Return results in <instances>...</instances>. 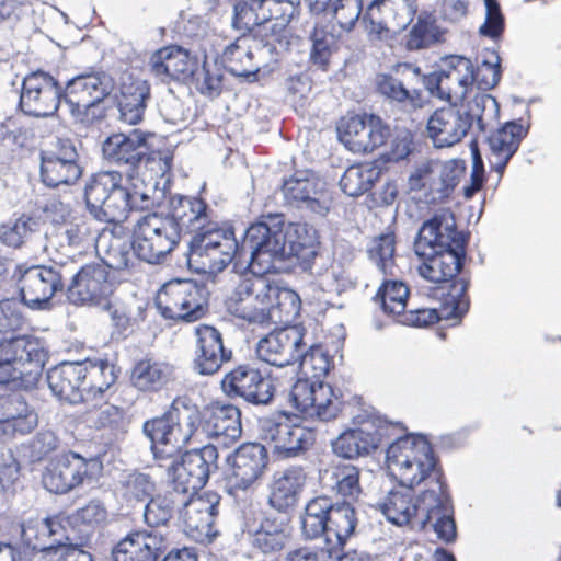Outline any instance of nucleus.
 I'll use <instances>...</instances> for the list:
<instances>
[{
  "instance_id": "39",
  "label": "nucleus",
  "mask_w": 561,
  "mask_h": 561,
  "mask_svg": "<svg viewBox=\"0 0 561 561\" xmlns=\"http://www.w3.org/2000/svg\"><path fill=\"white\" fill-rule=\"evenodd\" d=\"M268 0L239 1L233 5L232 26L245 35L261 34L271 31L268 37L273 43L278 41L276 28L280 25L272 19L270 9L265 8Z\"/></svg>"
},
{
  "instance_id": "24",
  "label": "nucleus",
  "mask_w": 561,
  "mask_h": 561,
  "mask_svg": "<svg viewBox=\"0 0 561 561\" xmlns=\"http://www.w3.org/2000/svg\"><path fill=\"white\" fill-rule=\"evenodd\" d=\"M261 436L272 444L282 457L293 458L308 450L314 443V436L308 428L293 424L289 416L282 412L260 421Z\"/></svg>"
},
{
  "instance_id": "46",
  "label": "nucleus",
  "mask_w": 561,
  "mask_h": 561,
  "mask_svg": "<svg viewBox=\"0 0 561 561\" xmlns=\"http://www.w3.org/2000/svg\"><path fill=\"white\" fill-rule=\"evenodd\" d=\"M244 533L249 535L252 547L264 554L282 551L289 541L286 525L271 517L262 519L259 526L247 525Z\"/></svg>"
},
{
  "instance_id": "2",
  "label": "nucleus",
  "mask_w": 561,
  "mask_h": 561,
  "mask_svg": "<svg viewBox=\"0 0 561 561\" xmlns=\"http://www.w3.org/2000/svg\"><path fill=\"white\" fill-rule=\"evenodd\" d=\"M131 187L122 185L118 171H103L90 176L84 185L89 213L99 221L122 222L130 210H150L161 205L164 191L160 182L137 174L127 176Z\"/></svg>"
},
{
  "instance_id": "64",
  "label": "nucleus",
  "mask_w": 561,
  "mask_h": 561,
  "mask_svg": "<svg viewBox=\"0 0 561 561\" xmlns=\"http://www.w3.org/2000/svg\"><path fill=\"white\" fill-rule=\"evenodd\" d=\"M501 57L495 50L486 49L481 64L474 70V83L482 91L496 87L501 80Z\"/></svg>"
},
{
  "instance_id": "34",
  "label": "nucleus",
  "mask_w": 561,
  "mask_h": 561,
  "mask_svg": "<svg viewBox=\"0 0 561 561\" xmlns=\"http://www.w3.org/2000/svg\"><path fill=\"white\" fill-rule=\"evenodd\" d=\"M193 369L202 376H211L232 357V351L224 346L222 335L215 327L199 324L195 328Z\"/></svg>"
},
{
  "instance_id": "18",
  "label": "nucleus",
  "mask_w": 561,
  "mask_h": 561,
  "mask_svg": "<svg viewBox=\"0 0 561 561\" xmlns=\"http://www.w3.org/2000/svg\"><path fill=\"white\" fill-rule=\"evenodd\" d=\"M218 451L213 445L186 451L181 460L176 457L160 463L165 467L172 488L181 494H195L208 481L210 472L217 469Z\"/></svg>"
},
{
  "instance_id": "42",
  "label": "nucleus",
  "mask_w": 561,
  "mask_h": 561,
  "mask_svg": "<svg viewBox=\"0 0 561 561\" xmlns=\"http://www.w3.org/2000/svg\"><path fill=\"white\" fill-rule=\"evenodd\" d=\"M203 430L208 437L228 445L241 435V413L233 404H214L204 421Z\"/></svg>"
},
{
  "instance_id": "31",
  "label": "nucleus",
  "mask_w": 561,
  "mask_h": 561,
  "mask_svg": "<svg viewBox=\"0 0 561 561\" xmlns=\"http://www.w3.org/2000/svg\"><path fill=\"white\" fill-rule=\"evenodd\" d=\"M304 337L305 329L299 325L274 330L257 342V357L276 367L293 365L299 359Z\"/></svg>"
},
{
  "instance_id": "47",
  "label": "nucleus",
  "mask_w": 561,
  "mask_h": 561,
  "mask_svg": "<svg viewBox=\"0 0 561 561\" xmlns=\"http://www.w3.org/2000/svg\"><path fill=\"white\" fill-rule=\"evenodd\" d=\"M88 542V534L78 539L70 534L64 536L57 535L49 545L35 543V549L43 550L44 558H50L51 561H94L92 554L83 550L82 547Z\"/></svg>"
},
{
  "instance_id": "49",
  "label": "nucleus",
  "mask_w": 561,
  "mask_h": 561,
  "mask_svg": "<svg viewBox=\"0 0 561 561\" xmlns=\"http://www.w3.org/2000/svg\"><path fill=\"white\" fill-rule=\"evenodd\" d=\"M183 501V494L179 493L174 488H171L163 494L152 495L144 508L145 523L150 527L165 526L172 519L175 512L180 513Z\"/></svg>"
},
{
  "instance_id": "28",
  "label": "nucleus",
  "mask_w": 561,
  "mask_h": 561,
  "mask_svg": "<svg viewBox=\"0 0 561 561\" xmlns=\"http://www.w3.org/2000/svg\"><path fill=\"white\" fill-rule=\"evenodd\" d=\"M222 391L230 398H241L254 405L268 404L274 397L273 381L249 365H239L225 375Z\"/></svg>"
},
{
  "instance_id": "62",
  "label": "nucleus",
  "mask_w": 561,
  "mask_h": 561,
  "mask_svg": "<svg viewBox=\"0 0 561 561\" xmlns=\"http://www.w3.org/2000/svg\"><path fill=\"white\" fill-rule=\"evenodd\" d=\"M366 115L344 117L336 128L340 141L354 153H360V145L365 138Z\"/></svg>"
},
{
  "instance_id": "53",
  "label": "nucleus",
  "mask_w": 561,
  "mask_h": 561,
  "mask_svg": "<svg viewBox=\"0 0 561 561\" xmlns=\"http://www.w3.org/2000/svg\"><path fill=\"white\" fill-rule=\"evenodd\" d=\"M409 294V288L404 283L385 280L377 291L375 300L380 304L385 313L399 320L407 309Z\"/></svg>"
},
{
  "instance_id": "7",
  "label": "nucleus",
  "mask_w": 561,
  "mask_h": 561,
  "mask_svg": "<svg viewBox=\"0 0 561 561\" xmlns=\"http://www.w3.org/2000/svg\"><path fill=\"white\" fill-rule=\"evenodd\" d=\"M386 462L390 474L409 489L430 481L437 493L447 495L443 473L433 448L424 436L398 437L387 448Z\"/></svg>"
},
{
  "instance_id": "27",
  "label": "nucleus",
  "mask_w": 561,
  "mask_h": 561,
  "mask_svg": "<svg viewBox=\"0 0 561 561\" xmlns=\"http://www.w3.org/2000/svg\"><path fill=\"white\" fill-rule=\"evenodd\" d=\"M82 172L79 153L70 139H58L54 150L41 153V180L47 187L72 185Z\"/></svg>"
},
{
  "instance_id": "43",
  "label": "nucleus",
  "mask_w": 561,
  "mask_h": 561,
  "mask_svg": "<svg viewBox=\"0 0 561 561\" xmlns=\"http://www.w3.org/2000/svg\"><path fill=\"white\" fill-rule=\"evenodd\" d=\"M150 98L151 90L147 80L129 78V81H124L117 104L121 122L128 125L139 124L144 119Z\"/></svg>"
},
{
  "instance_id": "29",
  "label": "nucleus",
  "mask_w": 561,
  "mask_h": 561,
  "mask_svg": "<svg viewBox=\"0 0 561 561\" xmlns=\"http://www.w3.org/2000/svg\"><path fill=\"white\" fill-rule=\"evenodd\" d=\"M282 190L288 204L305 207L319 216H325L330 209L331 196L325 183L309 170L296 172L284 182Z\"/></svg>"
},
{
  "instance_id": "3",
  "label": "nucleus",
  "mask_w": 561,
  "mask_h": 561,
  "mask_svg": "<svg viewBox=\"0 0 561 561\" xmlns=\"http://www.w3.org/2000/svg\"><path fill=\"white\" fill-rule=\"evenodd\" d=\"M466 244L451 213L436 214L424 221L414 241V252L423 259L420 275L433 283L453 280L462 268Z\"/></svg>"
},
{
  "instance_id": "38",
  "label": "nucleus",
  "mask_w": 561,
  "mask_h": 561,
  "mask_svg": "<svg viewBox=\"0 0 561 561\" xmlns=\"http://www.w3.org/2000/svg\"><path fill=\"white\" fill-rule=\"evenodd\" d=\"M150 72L161 82L184 80L194 75L196 58L180 46H168L154 51L148 62Z\"/></svg>"
},
{
  "instance_id": "58",
  "label": "nucleus",
  "mask_w": 561,
  "mask_h": 561,
  "mask_svg": "<svg viewBox=\"0 0 561 561\" xmlns=\"http://www.w3.org/2000/svg\"><path fill=\"white\" fill-rule=\"evenodd\" d=\"M440 39L434 14L423 11L409 32L405 46L409 50H417Z\"/></svg>"
},
{
  "instance_id": "8",
  "label": "nucleus",
  "mask_w": 561,
  "mask_h": 561,
  "mask_svg": "<svg viewBox=\"0 0 561 561\" xmlns=\"http://www.w3.org/2000/svg\"><path fill=\"white\" fill-rule=\"evenodd\" d=\"M499 113L495 98L479 92L469 102L453 104L435 110L426 123V135L435 148H450L459 144L474 127L484 133V113Z\"/></svg>"
},
{
  "instance_id": "35",
  "label": "nucleus",
  "mask_w": 561,
  "mask_h": 561,
  "mask_svg": "<svg viewBox=\"0 0 561 561\" xmlns=\"http://www.w3.org/2000/svg\"><path fill=\"white\" fill-rule=\"evenodd\" d=\"M170 206L169 218L178 227L179 237L181 232L195 237L217 222L213 219V210L201 198L174 196L171 198Z\"/></svg>"
},
{
  "instance_id": "14",
  "label": "nucleus",
  "mask_w": 561,
  "mask_h": 561,
  "mask_svg": "<svg viewBox=\"0 0 561 561\" xmlns=\"http://www.w3.org/2000/svg\"><path fill=\"white\" fill-rule=\"evenodd\" d=\"M48 353L34 336L19 335L0 346V385L18 381L34 385L42 376Z\"/></svg>"
},
{
  "instance_id": "59",
  "label": "nucleus",
  "mask_w": 561,
  "mask_h": 561,
  "mask_svg": "<svg viewBox=\"0 0 561 561\" xmlns=\"http://www.w3.org/2000/svg\"><path fill=\"white\" fill-rule=\"evenodd\" d=\"M107 519V510L103 502L100 500H91L83 507L78 508L73 512L69 518L68 523L72 526L81 525L84 529L79 530V535H70L71 537L79 538L82 535L88 534V539L90 538L92 530L104 524Z\"/></svg>"
},
{
  "instance_id": "15",
  "label": "nucleus",
  "mask_w": 561,
  "mask_h": 561,
  "mask_svg": "<svg viewBox=\"0 0 561 561\" xmlns=\"http://www.w3.org/2000/svg\"><path fill=\"white\" fill-rule=\"evenodd\" d=\"M180 241L178 227L158 213L139 217L133 229V249L138 259L149 264H159Z\"/></svg>"
},
{
  "instance_id": "44",
  "label": "nucleus",
  "mask_w": 561,
  "mask_h": 561,
  "mask_svg": "<svg viewBox=\"0 0 561 561\" xmlns=\"http://www.w3.org/2000/svg\"><path fill=\"white\" fill-rule=\"evenodd\" d=\"M306 482V474L300 467H289L273 474L268 504L284 512L296 505Z\"/></svg>"
},
{
  "instance_id": "11",
  "label": "nucleus",
  "mask_w": 561,
  "mask_h": 561,
  "mask_svg": "<svg viewBox=\"0 0 561 561\" xmlns=\"http://www.w3.org/2000/svg\"><path fill=\"white\" fill-rule=\"evenodd\" d=\"M357 523V514L351 503H333L327 496H318L306 505L301 528L306 538L314 539L325 535L327 540H330L334 536L337 546H344L354 534Z\"/></svg>"
},
{
  "instance_id": "10",
  "label": "nucleus",
  "mask_w": 561,
  "mask_h": 561,
  "mask_svg": "<svg viewBox=\"0 0 561 561\" xmlns=\"http://www.w3.org/2000/svg\"><path fill=\"white\" fill-rule=\"evenodd\" d=\"M187 264L198 273L222 272L234 259L241 260V245L230 226L213 225L205 232L191 237Z\"/></svg>"
},
{
  "instance_id": "55",
  "label": "nucleus",
  "mask_w": 561,
  "mask_h": 561,
  "mask_svg": "<svg viewBox=\"0 0 561 561\" xmlns=\"http://www.w3.org/2000/svg\"><path fill=\"white\" fill-rule=\"evenodd\" d=\"M83 363H87L88 386L84 385L83 388L85 397L102 396L117 378L114 366L106 360L87 359Z\"/></svg>"
},
{
  "instance_id": "50",
  "label": "nucleus",
  "mask_w": 561,
  "mask_h": 561,
  "mask_svg": "<svg viewBox=\"0 0 561 561\" xmlns=\"http://www.w3.org/2000/svg\"><path fill=\"white\" fill-rule=\"evenodd\" d=\"M98 230L92 227V221L83 216L67 221L58 234L61 247L67 245L79 253L92 248Z\"/></svg>"
},
{
  "instance_id": "56",
  "label": "nucleus",
  "mask_w": 561,
  "mask_h": 561,
  "mask_svg": "<svg viewBox=\"0 0 561 561\" xmlns=\"http://www.w3.org/2000/svg\"><path fill=\"white\" fill-rule=\"evenodd\" d=\"M24 305L16 299L0 301V346L15 340L14 333L25 324Z\"/></svg>"
},
{
  "instance_id": "17",
  "label": "nucleus",
  "mask_w": 561,
  "mask_h": 561,
  "mask_svg": "<svg viewBox=\"0 0 561 561\" xmlns=\"http://www.w3.org/2000/svg\"><path fill=\"white\" fill-rule=\"evenodd\" d=\"M102 470L98 458H84L75 451L64 453L53 459L42 476L44 488L56 494L93 483Z\"/></svg>"
},
{
  "instance_id": "16",
  "label": "nucleus",
  "mask_w": 561,
  "mask_h": 561,
  "mask_svg": "<svg viewBox=\"0 0 561 561\" xmlns=\"http://www.w3.org/2000/svg\"><path fill=\"white\" fill-rule=\"evenodd\" d=\"M156 306L165 319L194 322L207 311L206 288L191 279H173L158 291Z\"/></svg>"
},
{
  "instance_id": "22",
  "label": "nucleus",
  "mask_w": 561,
  "mask_h": 561,
  "mask_svg": "<svg viewBox=\"0 0 561 561\" xmlns=\"http://www.w3.org/2000/svg\"><path fill=\"white\" fill-rule=\"evenodd\" d=\"M64 88L50 73L36 70L24 77L20 94L21 110L31 116L47 117L64 105Z\"/></svg>"
},
{
  "instance_id": "32",
  "label": "nucleus",
  "mask_w": 561,
  "mask_h": 561,
  "mask_svg": "<svg viewBox=\"0 0 561 561\" xmlns=\"http://www.w3.org/2000/svg\"><path fill=\"white\" fill-rule=\"evenodd\" d=\"M151 134L134 129L128 134H113L102 146L103 157L111 163L125 169L126 175L137 174L141 157L149 150Z\"/></svg>"
},
{
  "instance_id": "52",
  "label": "nucleus",
  "mask_w": 561,
  "mask_h": 561,
  "mask_svg": "<svg viewBox=\"0 0 561 561\" xmlns=\"http://www.w3.org/2000/svg\"><path fill=\"white\" fill-rule=\"evenodd\" d=\"M379 176V170L370 164H356L346 169L340 179L341 190L348 196L368 192Z\"/></svg>"
},
{
  "instance_id": "23",
  "label": "nucleus",
  "mask_w": 561,
  "mask_h": 561,
  "mask_svg": "<svg viewBox=\"0 0 561 561\" xmlns=\"http://www.w3.org/2000/svg\"><path fill=\"white\" fill-rule=\"evenodd\" d=\"M179 518L185 533L198 542H210L217 537L216 518L219 512L220 496L214 492L202 495L183 494Z\"/></svg>"
},
{
  "instance_id": "12",
  "label": "nucleus",
  "mask_w": 561,
  "mask_h": 561,
  "mask_svg": "<svg viewBox=\"0 0 561 561\" xmlns=\"http://www.w3.org/2000/svg\"><path fill=\"white\" fill-rule=\"evenodd\" d=\"M113 89L114 80L106 72H82L68 80L64 87V105L77 122L92 123L104 116L100 105Z\"/></svg>"
},
{
  "instance_id": "4",
  "label": "nucleus",
  "mask_w": 561,
  "mask_h": 561,
  "mask_svg": "<svg viewBox=\"0 0 561 561\" xmlns=\"http://www.w3.org/2000/svg\"><path fill=\"white\" fill-rule=\"evenodd\" d=\"M264 274L242 278L228 297V311L251 324L285 323L299 314V295Z\"/></svg>"
},
{
  "instance_id": "36",
  "label": "nucleus",
  "mask_w": 561,
  "mask_h": 561,
  "mask_svg": "<svg viewBox=\"0 0 561 561\" xmlns=\"http://www.w3.org/2000/svg\"><path fill=\"white\" fill-rule=\"evenodd\" d=\"M87 363L64 362L47 371V383L59 400L76 404L85 400Z\"/></svg>"
},
{
  "instance_id": "30",
  "label": "nucleus",
  "mask_w": 561,
  "mask_h": 561,
  "mask_svg": "<svg viewBox=\"0 0 561 561\" xmlns=\"http://www.w3.org/2000/svg\"><path fill=\"white\" fill-rule=\"evenodd\" d=\"M268 462L265 447L257 443L239 446L227 457L228 482L231 492L247 491L263 476Z\"/></svg>"
},
{
  "instance_id": "33",
  "label": "nucleus",
  "mask_w": 561,
  "mask_h": 561,
  "mask_svg": "<svg viewBox=\"0 0 561 561\" xmlns=\"http://www.w3.org/2000/svg\"><path fill=\"white\" fill-rule=\"evenodd\" d=\"M394 428L396 426L381 421H378V425L370 421L364 422L358 428H350L341 433L332 442L333 453L345 459L367 456L377 449L382 438Z\"/></svg>"
},
{
  "instance_id": "54",
  "label": "nucleus",
  "mask_w": 561,
  "mask_h": 561,
  "mask_svg": "<svg viewBox=\"0 0 561 561\" xmlns=\"http://www.w3.org/2000/svg\"><path fill=\"white\" fill-rule=\"evenodd\" d=\"M38 230L37 219L22 215L0 225V242L7 247L19 249Z\"/></svg>"
},
{
  "instance_id": "19",
  "label": "nucleus",
  "mask_w": 561,
  "mask_h": 561,
  "mask_svg": "<svg viewBox=\"0 0 561 561\" xmlns=\"http://www.w3.org/2000/svg\"><path fill=\"white\" fill-rule=\"evenodd\" d=\"M431 95L447 101L450 105L469 102V91L474 83V68L470 59L451 56L444 66L423 77Z\"/></svg>"
},
{
  "instance_id": "21",
  "label": "nucleus",
  "mask_w": 561,
  "mask_h": 561,
  "mask_svg": "<svg viewBox=\"0 0 561 561\" xmlns=\"http://www.w3.org/2000/svg\"><path fill=\"white\" fill-rule=\"evenodd\" d=\"M274 51L275 45L272 41L262 43L253 35L241 34L225 48L220 61L231 75L254 80L262 67L276 60Z\"/></svg>"
},
{
  "instance_id": "5",
  "label": "nucleus",
  "mask_w": 561,
  "mask_h": 561,
  "mask_svg": "<svg viewBox=\"0 0 561 561\" xmlns=\"http://www.w3.org/2000/svg\"><path fill=\"white\" fill-rule=\"evenodd\" d=\"M300 371L305 378L298 379L288 393V402L306 419L329 422L337 417L342 410L341 392L320 378L331 368V357L319 345L307 350L305 341L299 356Z\"/></svg>"
},
{
  "instance_id": "45",
  "label": "nucleus",
  "mask_w": 561,
  "mask_h": 561,
  "mask_svg": "<svg viewBox=\"0 0 561 561\" xmlns=\"http://www.w3.org/2000/svg\"><path fill=\"white\" fill-rule=\"evenodd\" d=\"M526 136L523 125L516 122L506 123L502 128L494 131L488 139L492 153L491 168L500 176L503 174L508 161L517 151L520 141Z\"/></svg>"
},
{
  "instance_id": "48",
  "label": "nucleus",
  "mask_w": 561,
  "mask_h": 561,
  "mask_svg": "<svg viewBox=\"0 0 561 561\" xmlns=\"http://www.w3.org/2000/svg\"><path fill=\"white\" fill-rule=\"evenodd\" d=\"M171 375L172 367L169 364L142 359L134 366L130 382L139 391L153 392L167 385Z\"/></svg>"
},
{
  "instance_id": "40",
  "label": "nucleus",
  "mask_w": 561,
  "mask_h": 561,
  "mask_svg": "<svg viewBox=\"0 0 561 561\" xmlns=\"http://www.w3.org/2000/svg\"><path fill=\"white\" fill-rule=\"evenodd\" d=\"M37 422L36 412L21 394L0 396V431L3 435L28 434Z\"/></svg>"
},
{
  "instance_id": "41",
  "label": "nucleus",
  "mask_w": 561,
  "mask_h": 561,
  "mask_svg": "<svg viewBox=\"0 0 561 561\" xmlns=\"http://www.w3.org/2000/svg\"><path fill=\"white\" fill-rule=\"evenodd\" d=\"M420 69L410 64L397 65L390 73H379L375 83L379 94L391 102L412 101V84L420 79Z\"/></svg>"
},
{
  "instance_id": "61",
  "label": "nucleus",
  "mask_w": 561,
  "mask_h": 561,
  "mask_svg": "<svg viewBox=\"0 0 561 561\" xmlns=\"http://www.w3.org/2000/svg\"><path fill=\"white\" fill-rule=\"evenodd\" d=\"M396 237L392 232L375 238L369 248L370 260L385 275H394Z\"/></svg>"
},
{
  "instance_id": "51",
  "label": "nucleus",
  "mask_w": 561,
  "mask_h": 561,
  "mask_svg": "<svg viewBox=\"0 0 561 561\" xmlns=\"http://www.w3.org/2000/svg\"><path fill=\"white\" fill-rule=\"evenodd\" d=\"M321 480L325 486L344 497L355 499L362 491L359 471L352 465H337L325 469Z\"/></svg>"
},
{
  "instance_id": "26",
  "label": "nucleus",
  "mask_w": 561,
  "mask_h": 561,
  "mask_svg": "<svg viewBox=\"0 0 561 561\" xmlns=\"http://www.w3.org/2000/svg\"><path fill=\"white\" fill-rule=\"evenodd\" d=\"M469 282L465 278H458L448 285L445 294V287H440L444 297L439 309L424 308L407 310L398 320L400 323L413 327H425L440 320H451L461 318L469 309V298L467 289Z\"/></svg>"
},
{
  "instance_id": "57",
  "label": "nucleus",
  "mask_w": 561,
  "mask_h": 561,
  "mask_svg": "<svg viewBox=\"0 0 561 561\" xmlns=\"http://www.w3.org/2000/svg\"><path fill=\"white\" fill-rule=\"evenodd\" d=\"M100 307L108 313L111 325L113 328L112 336L122 339L127 337L131 332L135 322L131 302L121 298H110Z\"/></svg>"
},
{
  "instance_id": "20",
  "label": "nucleus",
  "mask_w": 561,
  "mask_h": 561,
  "mask_svg": "<svg viewBox=\"0 0 561 561\" xmlns=\"http://www.w3.org/2000/svg\"><path fill=\"white\" fill-rule=\"evenodd\" d=\"M67 288L68 299L78 306H101L110 299L116 288V279L108 266L103 263H90L77 270L75 262Z\"/></svg>"
},
{
  "instance_id": "60",
  "label": "nucleus",
  "mask_w": 561,
  "mask_h": 561,
  "mask_svg": "<svg viewBox=\"0 0 561 561\" xmlns=\"http://www.w3.org/2000/svg\"><path fill=\"white\" fill-rule=\"evenodd\" d=\"M121 488L127 502H145L153 495L156 483L148 473L134 470L124 476Z\"/></svg>"
},
{
  "instance_id": "37",
  "label": "nucleus",
  "mask_w": 561,
  "mask_h": 561,
  "mask_svg": "<svg viewBox=\"0 0 561 561\" xmlns=\"http://www.w3.org/2000/svg\"><path fill=\"white\" fill-rule=\"evenodd\" d=\"M160 530L134 531L119 540L112 549L113 561H157L167 548Z\"/></svg>"
},
{
  "instance_id": "13",
  "label": "nucleus",
  "mask_w": 561,
  "mask_h": 561,
  "mask_svg": "<svg viewBox=\"0 0 561 561\" xmlns=\"http://www.w3.org/2000/svg\"><path fill=\"white\" fill-rule=\"evenodd\" d=\"M11 266L14 267L13 277L16 278L23 305L33 310L48 309L51 298L65 289L66 280L72 274L68 262L54 261L50 265L30 267Z\"/></svg>"
},
{
  "instance_id": "6",
  "label": "nucleus",
  "mask_w": 561,
  "mask_h": 561,
  "mask_svg": "<svg viewBox=\"0 0 561 561\" xmlns=\"http://www.w3.org/2000/svg\"><path fill=\"white\" fill-rule=\"evenodd\" d=\"M380 511L393 525L411 523L422 530L431 529L446 543L456 539V523L449 497L437 493L435 489L425 490L416 502L413 501L412 489L391 491L380 504Z\"/></svg>"
},
{
  "instance_id": "63",
  "label": "nucleus",
  "mask_w": 561,
  "mask_h": 561,
  "mask_svg": "<svg viewBox=\"0 0 561 561\" xmlns=\"http://www.w3.org/2000/svg\"><path fill=\"white\" fill-rule=\"evenodd\" d=\"M173 160V152L171 150H159V151H147L141 157V163H139V170L137 176H144L146 179L152 178L156 181L161 179L169 173L171 170Z\"/></svg>"
},
{
  "instance_id": "9",
  "label": "nucleus",
  "mask_w": 561,
  "mask_h": 561,
  "mask_svg": "<svg viewBox=\"0 0 561 561\" xmlns=\"http://www.w3.org/2000/svg\"><path fill=\"white\" fill-rule=\"evenodd\" d=\"M197 421V411L190 409L185 399H175L165 413L147 420L142 431L151 442L154 459L165 461L176 457L192 438Z\"/></svg>"
},
{
  "instance_id": "1",
  "label": "nucleus",
  "mask_w": 561,
  "mask_h": 561,
  "mask_svg": "<svg viewBox=\"0 0 561 561\" xmlns=\"http://www.w3.org/2000/svg\"><path fill=\"white\" fill-rule=\"evenodd\" d=\"M241 253L249 255V268L265 274L274 261L296 259L304 267L317 256V247L305 224H286L280 214H270L244 232Z\"/></svg>"
},
{
  "instance_id": "25",
  "label": "nucleus",
  "mask_w": 561,
  "mask_h": 561,
  "mask_svg": "<svg viewBox=\"0 0 561 561\" xmlns=\"http://www.w3.org/2000/svg\"><path fill=\"white\" fill-rule=\"evenodd\" d=\"M466 164L462 160H427L420 163L409 176L412 191L428 188L432 201L447 197L465 175Z\"/></svg>"
}]
</instances>
